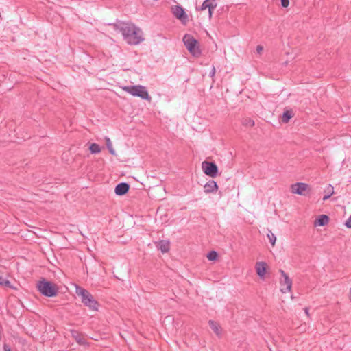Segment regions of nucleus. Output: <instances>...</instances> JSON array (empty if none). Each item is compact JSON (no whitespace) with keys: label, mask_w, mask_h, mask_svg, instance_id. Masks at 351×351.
Returning a JSON list of instances; mask_svg holds the SVG:
<instances>
[{"label":"nucleus","mask_w":351,"mask_h":351,"mask_svg":"<svg viewBox=\"0 0 351 351\" xmlns=\"http://www.w3.org/2000/svg\"><path fill=\"white\" fill-rule=\"evenodd\" d=\"M113 29L123 36V40L129 45H136L144 40L143 32L141 28L131 22L117 21L110 23Z\"/></svg>","instance_id":"nucleus-1"},{"label":"nucleus","mask_w":351,"mask_h":351,"mask_svg":"<svg viewBox=\"0 0 351 351\" xmlns=\"http://www.w3.org/2000/svg\"><path fill=\"white\" fill-rule=\"evenodd\" d=\"M75 293L78 296L81 297L82 302L89 310L93 311H98L99 304L88 291L80 286H76Z\"/></svg>","instance_id":"nucleus-2"},{"label":"nucleus","mask_w":351,"mask_h":351,"mask_svg":"<svg viewBox=\"0 0 351 351\" xmlns=\"http://www.w3.org/2000/svg\"><path fill=\"white\" fill-rule=\"evenodd\" d=\"M36 288L43 295L48 298L56 296L58 291L56 285L45 278L37 282Z\"/></svg>","instance_id":"nucleus-3"},{"label":"nucleus","mask_w":351,"mask_h":351,"mask_svg":"<svg viewBox=\"0 0 351 351\" xmlns=\"http://www.w3.org/2000/svg\"><path fill=\"white\" fill-rule=\"evenodd\" d=\"M123 90L134 97H138L143 100L151 101L150 97L145 86L141 85L125 86L123 87Z\"/></svg>","instance_id":"nucleus-4"},{"label":"nucleus","mask_w":351,"mask_h":351,"mask_svg":"<svg viewBox=\"0 0 351 351\" xmlns=\"http://www.w3.org/2000/svg\"><path fill=\"white\" fill-rule=\"evenodd\" d=\"M183 43L190 53L195 56L199 57L202 51L199 49V43L192 35L186 34L182 38Z\"/></svg>","instance_id":"nucleus-5"},{"label":"nucleus","mask_w":351,"mask_h":351,"mask_svg":"<svg viewBox=\"0 0 351 351\" xmlns=\"http://www.w3.org/2000/svg\"><path fill=\"white\" fill-rule=\"evenodd\" d=\"M203 172L211 178H215L218 173V167L213 162L204 161L202 163Z\"/></svg>","instance_id":"nucleus-6"},{"label":"nucleus","mask_w":351,"mask_h":351,"mask_svg":"<svg viewBox=\"0 0 351 351\" xmlns=\"http://www.w3.org/2000/svg\"><path fill=\"white\" fill-rule=\"evenodd\" d=\"M171 12L173 16L179 19L183 24H186L189 21L188 15L185 10L181 5L172 6Z\"/></svg>","instance_id":"nucleus-7"},{"label":"nucleus","mask_w":351,"mask_h":351,"mask_svg":"<svg viewBox=\"0 0 351 351\" xmlns=\"http://www.w3.org/2000/svg\"><path fill=\"white\" fill-rule=\"evenodd\" d=\"M282 277L283 278V280H281L280 283L282 287L280 288V291L282 293H287L290 291L292 286V280L288 275L283 271L280 270Z\"/></svg>","instance_id":"nucleus-8"},{"label":"nucleus","mask_w":351,"mask_h":351,"mask_svg":"<svg viewBox=\"0 0 351 351\" xmlns=\"http://www.w3.org/2000/svg\"><path fill=\"white\" fill-rule=\"evenodd\" d=\"M309 188L308 184L304 182H296L291 185V192L300 195H305L304 192Z\"/></svg>","instance_id":"nucleus-9"},{"label":"nucleus","mask_w":351,"mask_h":351,"mask_svg":"<svg viewBox=\"0 0 351 351\" xmlns=\"http://www.w3.org/2000/svg\"><path fill=\"white\" fill-rule=\"evenodd\" d=\"M216 7L217 3L215 0H205L199 8H196V10L202 11L208 9L209 18H211L213 11L216 8Z\"/></svg>","instance_id":"nucleus-10"},{"label":"nucleus","mask_w":351,"mask_h":351,"mask_svg":"<svg viewBox=\"0 0 351 351\" xmlns=\"http://www.w3.org/2000/svg\"><path fill=\"white\" fill-rule=\"evenodd\" d=\"M130 184L126 182H121L118 184L114 189L115 194L119 196L125 195L130 189Z\"/></svg>","instance_id":"nucleus-11"},{"label":"nucleus","mask_w":351,"mask_h":351,"mask_svg":"<svg viewBox=\"0 0 351 351\" xmlns=\"http://www.w3.org/2000/svg\"><path fill=\"white\" fill-rule=\"evenodd\" d=\"M267 265L265 262H257L255 265L256 271L257 273V275L259 276L260 278L264 279L265 275L267 271Z\"/></svg>","instance_id":"nucleus-12"},{"label":"nucleus","mask_w":351,"mask_h":351,"mask_svg":"<svg viewBox=\"0 0 351 351\" xmlns=\"http://www.w3.org/2000/svg\"><path fill=\"white\" fill-rule=\"evenodd\" d=\"M71 337L75 340V341L82 346H85L87 344L86 339L83 337V335L81 334L80 332L75 330H70Z\"/></svg>","instance_id":"nucleus-13"},{"label":"nucleus","mask_w":351,"mask_h":351,"mask_svg":"<svg viewBox=\"0 0 351 351\" xmlns=\"http://www.w3.org/2000/svg\"><path fill=\"white\" fill-rule=\"evenodd\" d=\"M204 192L206 193H215L218 189V185L215 180H209L204 186Z\"/></svg>","instance_id":"nucleus-14"},{"label":"nucleus","mask_w":351,"mask_h":351,"mask_svg":"<svg viewBox=\"0 0 351 351\" xmlns=\"http://www.w3.org/2000/svg\"><path fill=\"white\" fill-rule=\"evenodd\" d=\"M156 246L158 250H160L162 253L169 252L170 248V243L167 240H160L156 243Z\"/></svg>","instance_id":"nucleus-15"},{"label":"nucleus","mask_w":351,"mask_h":351,"mask_svg":"<svg viewBox=\"0 0 351 351\" xmlns=\"http://www.w3.org/2000/svg\"><path fill=\"white\" fill-rule=\"evenodd\" d=\"M329 217L326 215H320L314 221L315 226H324L329 221Z\"/></svg>","instance_id":"nucleus-16"},{"label":"nucleus","mask_w":351,"mask_h":351,"mask_svg":"<svg viewBox=\"0 0 351 351\" xmlns=\"http://www.w3.org/2000/svg\"><path fill=\"white\" fill-rule=\"evenodd\" d=\"M209 326L212 329V330L217 335L220 336L221 335V327L219 324L213 321V320H209L208 322Z\"/></svg>","instance_id":"nucleus-17"},{"label":"nucleus","mask_w":351,"mask_h":351,"mask_svg":"<svg viewBox=\"0 0 351 351\" xmlns=\"http://www.w3.org/2000/svg\"><path fill=\"white\" fill-rule=\"evenodd\" d=\"M0 285L5 287L13 288L10 281L3 274L0 273Z\"/></svg>","instance_id":"nucleus-18"},{"label":"nucleus","mask_w":351,"mask_h":351,"mask_svg":"<svg viewBox=\"0 0 351 351\" xmlns=\"http://www.w3.org/2000/svg\"><path fill=\"white\" fill-rule=\"evenodd\" d=\"M293 113L291 110H285L282 116V121L283 123H288L290 119L293 117Z\"/></svg>","instance_id":"nucleus-19"},{"label":"nucleus","mask_w":351,"mask_h":351,"mask_svg":"<svg viewBox=\"0 0 351 351\" xmlns=\"http://www.w3.org/2000/svg\"><path fill=\"white\" fill-rule=\"evenodd\" d=\"M89 150L91 154H98L101 152V148L98 144L94 143L90 145Z\"/></svg>","instance_id":"nucleus-20"},{"label":"nucleus","mask_w":351,"mask_h":351,"mask_svg":"<svg viewBox=\"0 0 351 351\" xmlns=\"http://www.w3.org/2000/svg\"><path fill=\"white\" fill-rule=\"evenodd\" d=\"M267 236L271 245L274 246L275 245V243L276 241V237L271 230H268Z\"/></svg>","instance_id":"nucleus-21"},{"label":"nucleus","mask_w":351,"mask_h":351,"mask_svg":"<svg viewBox=\"0 0 351 351\" xmlns=\"http://www.w3.org/2000/svg\"><path fill=\"white\" fill-rule=\"evenodd\" d=\"M106 146L108 149V151L109 152L112 154V155H115V151L114 149L112 148V143H111V141H110V139L109 138H106Z\"/></svg>","instance_id":"nucleus-22"},{"label":"nucleus","mask_w":351,"mask_h":351,"mask_svg":"<svg viewBox=\"0 0 351 351\" xmlns=\"http://www.w3.org/2000/svg\"><path fill=\"white\" fill-rule=\"evenodd\" d=\"M217 256V252L214 250L209 252L207 254V258L209 261H215Z\"/></svg>","instance_id":"nucleus-23"},{"label":"nucleus","mask_w":351,"mask_h":351,"mask_svg":"<svg viewBox=\"0 0 351 351\" xmlns=\"http://www.w3.org/2000/svg\"><path fill=\"white\" fill-rule=\"evenodd\" d=\"M243 125L253 127L254 125V121L251 119H245L242 122Z\"/></svg>","instance_id":"nucleus-24"},{"label":"nucleus","mask_w":351,"mask_h":351,"mask_svg":"<svg viewBox=\"0 0 351 351\" xmlns=\"http://www.w3.org/2000/svg\"><path fill=\"white\" fill-rule=\"evenodd\" d=\"M328 188L330 189V192L323 197L324 201H326L328 199H329L330 197V196L334 193V189L331 184H328Z\"/></svg>","instance_id":"nucleus-25"},{"label":"nucleus","mask_w":351,"mask_h":351,"mask_svg":"<svg viewBox=\"0 0 351 351\" xmlns=\"http://www.w3.org/2000/svg\"><path fill=\"white\" fill-rule=\"evenodd\" d=\"M280 2L283 8H287L289 5V0H280Z\"/></svg>","instance_id":"nucleus-26"},{"label":"nucleus","mask_w":351,"mask_h":351,"mask_svg":"<svg viewBox=\"0 0 351 351\" xmlns=\"http://www.w3.org/2000/svg\"><path fill=\"white\" fill-rule=\"evenodd\" d=\"M345 226L348 228H351V215L349 217V218L346 221Z\"/></svg>","instance_id":"nucleus-27"},{"label":"nucleus","mask_w":351,"mask_h":351,"mask_svg":"<svg viewBox=\"0 0 351 351\" xmlns=\"http://www.w3.org/2000/svg\"><path fill=\"white\" fill-rule=\"evenodd\" d=\"M215 71H216V70H215V67L214 66H213L212 69H211V71H210V76L211 77H214V76H215Z\"/></svg>","instance_id":"nucleus-28"},{"label":"nucleus","mask_w":351,"mask_h":351,"mask_svg":"<svg viewBox=\"0 0 351 351\" xmlns=\"http://www.w3.org/2000/svg\"><path fill=\"white\" fill-rule=\"evenodd\" d=\"M3 351H12L9 345L4 343L3 344Z\"/></svg>","instance_id":"nucleus-29"},{"label":"nucleus","mask_w":351,"mask_h":351,"mask_svg":"<svg viewBox=\"0 0 351 351\" xmlns=\"http://www.w3.org/2000/svg\"><path fill=\"white\" fill-rule=\"evenodd\" d=\"M263 50V47L261 45H258L256 47V51L258 53H261V51Z\"/></svg>","instance_id":"nucleus-30"},{"label":"nucleus","mask_w":351,"mask_h":351,"mask_svg":"<svg viewBox=\"0 0 351 351\" xmlns=\"http://www.w3.org/2000/svg\"><path fill=\"white\" fill-rule=\"evenodd\" d=\"M308 311H309V309H308V308H304L305 313H306L307 315H308Z\"/></svg>","instance_id":"nucleus-31"},{"label":"nucleus","mask_w":351,"mask_h":351,"mask_svg":"<svg viewBox=\"0 0 351 351\" xmlns=\"http://www.w3.org/2000/svg\"><path fill=\"white\" fill-rule=\"evenodd\" d=\"M327 191H328V193H329L330 192V189H328V188L327 187Z\"/></svg>","instance_id":"nucleus-32"},{"label":"nucleus","mask_w":351,"mask_h":351,"mask_svg":"<svg viewBox=\"0 0 351 351\" xmlns=\"http://www.w3.org/2000/svg\"><path fill=\"white\" fill-rule=\"evenodd\" d=\"M350 300H351V288H350Z\"/></svg>","instance_id":"nucleus-33"}]
</instances>
